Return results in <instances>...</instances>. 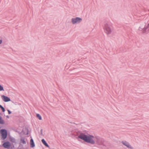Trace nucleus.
Instances as JSON below:
<instances>
[{"mask_svg": "<svg viewBox=\"0 0 149 149\" xmlns=\"http://www.w3.org/2000/svg\"><path fill=\"white\" fill-rule=\"evenodd\" d=\"M78 137L86 142L93 144L95 143V141L97 142L98 139L97 137H94L90 135H86L83 133H81L78 136Z\"/></svg>", "mask_w": 149, "mask_h": 149, "instance_id": "1", "label": "nucleus"}, {"mask_svg": "<svg viewBox=\"0 0 149 149\" xmlns=\"http://www.w3.org/2000/svg\"><path fill=\"white\" fill-rule=\"evenodd\" d=\"M104 29L105 33L107 35L110 34L113 30L112 26L108 23L104 24Z\"/></svg>", "mask_w": 149, "mask_h": 149, "instance_id": "2", "label": "nucleus"}, {"mask_svg": "<svg viewBox=\"0 0 149 149\" xmlns=\"http://www.w3.org/2000/svg\"><path fill=\"white\" fill-rule=\"evenodd\" d=\"M0 133L2 136V139L3 140L5 139L7 136V131L4 129H2L0 131Z\"/></svg>", "mask_w": 149, "mask_h": 149, "instance_id": "3", "label": "nucleus"}, {"mask_svg": "<svg viewBox=\"0 0 149 149\" xmlns=\"http://www.w3.org/2000/svg\"><path fill=\"white\" fill-rule=\"evenodd\" d=\"M82 20V19L79 17L73 18L72 19V22L73 24L79 23Z\"/></svg>", "mask_w": 149, "mask_h": 149, "instance_id": "4", "label": "nucleus"}, {"mask_svg": "<svg viewBox=\"0 0 149 149\" xmlns=\"http://www.w3.org/2000/svg\"><path fill=\"white\" fill-rule=\"evenodd\" d=\"M1 97L3 100L5 102H8L10 101V98L5 95H2Z\"/></svg>", "mask_w": 149, "mask_h": 149, "instance_id": "5", "label": "nucleus"}, {"mask_svg": "<svg viewBox=\"0 0 149 149\" xmlns=\"http://www.w3.org/2000/svg\"><path fill=\"white\" fill-rule=\"evenodd\" d=\"M3 146L5 148H10V144L9 142H6L3 144Z\"/></svg>", "mask_w": 149, "mask_h": 149, "instance_id": "6", "label": "nucleus"}, {"mask_svg": "<svg viewBox=\"0 0 149 149\" xmlns=\"http://www.w3.org/2000/svg\"><path fill=\"white\" fill-rule=\"evenodd\" d=\"M122 143L124 145L127 147L131 149L132 148V146H130V145L129 143L127 142L126 141H122Z\"/></svg>", "mask_w": 149, "mask_h": 149, "instance_id": "7", "label": "nucleus"}, {"mask_svg": "<svg viewBox=\"0 0 149 149\" xmlns=\"http://www.w3.org/2000/svg\"><path fill=\"white\" fill-rule=\"evenodd\" d=\"M30 143L31 146V147H33L35 146V144L33 142V141L32 139H31L30 140Z\"/></svg>", "mask_w": 149, "mask_h": 149, "instance_id": "8", "label": "nucleus"}, {"mask_svg": "<svg viewBox=\"0 0 149 149\" xmlns=\"http://www.w3.org/2000/svg\"><path fill=\"white\" fill-rule=\"evenodd\" d=\"M42 143L46 146L49 147V146L48 144L46 143V141L44 139L42 140Z\"/></svg>", "mask_w": 149, "mask_h": 149, "instance_id": "9", "label": "nucleus"}, {"mask_svg": "<svg viewBox=\"0 0 149 149\" xmlns=\"http://www.w3.org/2000/svg\"><path fill=\"white\" fill-rule=\"evenodd\" d=\"M148 26H149V24H148V25L147 26H145L144 28L143 29L142 32L143 33H145L146 32V30L148 28Z\"/></svg>", "mask_w": 149, "mask_h": 149, "instance_id": "10", "label": "nucleus"}, {"mask_svg": "<svg viewBox=\"0 0 149 149\" xmlns=\"http://www.w3.org/2000/svg\"><path fill=\"white\" fill-rule=\"evenodd\" d=\"M36 116L38 118V119L40 120H41L42 118V117L39 114H36Z\"/></svg>", "mask_w": 149, "mask_h": 149, "instance_id": "11", "label": "nucleus"}, {"mask_svg": "<svg viewBox=\"0 0 149 149\" xmlns=\"http://www.w3.org/2000/svg\"><path fill=\"white\" fill-rule=\"evenodd\" d=\"M10 141L13 143H15V139L13 138H10Z\"/></svg>", "mask_w": 149, "mask_h": 149, "instance_id": "12", "label": "nucleus"}, {"mask_svg": "<svg viewBox=\"0 0 149 149\" xmlns=\"http://www.w3.org/2000/svg\"><path fill=\"white\" fill-rule=\"evenodd\" d=\"M0 107L2 111L4 112L5 111L4 108L1 105H0Z\"/></svg>", "mask_w": 149, "mask_h": 149, "instance_id": "13", "label": "nucleus"}, {"mask_svg": "<svg viewBox=\"0 0 149 149\" xmlns=\"http://www.w3.org/2000/svg\"><path fill=\"white\" fill-rule=\"evenodd\" d=\"M4 91L3 87L0 85V91Z\"/></svg>", "mask_w": 149, "mask_h": 149, "instance_id": "14", "label": "nucleus"}, {"mask_svg": "<svg viewBox=\"0 0 149 149\" xmlns=\"http://www.w3.org/2000/svg\"><path fill=\"white\" fill-rule=\"evenodd\" d=\"M0 123L1 124L3 123V121L1 117H0Z\"/></svg>", "mask_w": 149, "mask_h": 149, "instance_id": "15", "label": "nucleus"}, {"mask_svg": "<svg viewBox=\"0 0 149 149\" xmlns=\"http://www.w3.org/2000/svg\"><path fill=\"white\" fill-rule=\"evenodd\" d=\"M2 40L1 39H0V45L2 43Z\"/></svg>", "mask_w": 149, "mask_h": 149, "instance_id": "16", "label": "nucleus"}, {"mask_svg": "<svg viewBox=\"0 0 149 149\" xmlns=\"http://www.w3.org/2000/svg\"><path fill=\"white\" fill-rule=\"evenodd\" d=\"M8 112L9 114H10L11 113V112L9 110H8Z\"/></svg>", "mask_w": 149, "mask_h": 149, "instance_id": "17", "label": "nucleus"}, {"mask_svg": "<svg viewBox=\"0 0 149 149\" xmlns=\"http://www.w3.org/2000/svg\"><path fill=\"white\" fill-rule=\"evenodd\" d=\"M22 142H23V143H24V144L26 143V142L24 140H23V141Z\"/></svg>", "mask_w": 149, "mask_h": 149, "instance_id": "18", "label": "nucleus"}, {"mask_svg": "<svg viewBox=\"0 0 149 149\" xmlns=\"http://www.w3.org/2000/svg\"><path fill=\"white\" fill-rule=\"evenodd\" d=\"M140 29H141V28H140V27H139V30H140Z\"/></svg>", "mask_w": 149, "mask_h": 149, "instance_id": "19", "label": "nucleus"}]
</instances>
